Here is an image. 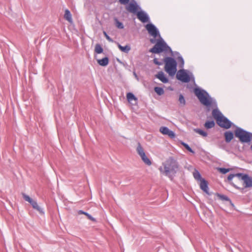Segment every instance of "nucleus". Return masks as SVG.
I'll use <instances>...</instances> for the list:
<instances>
[{
  "instance_id": "obj_1",
  "label": "nucleus",
  "mask_w": 252,
  "mask_h": 252,
  "mask_svg": "<svg viewBox=\"0 0 252 252\" xmlns=\"http://www.w3.org/2000/svg\"><path fill=\"white\" fill-rule=\"evenodd\" d=\"M163 165L164 173L172 180L178 170V162L173 157H170L163 163Z\"/></svg>"
},
{
  "instance_id": "obj_2",
  "label": "nucleus",
  "mask_w": 252,
  "mask_h": 252,
  "mask_svg": "<svg viewBox=\"0 0 252 252\" xmlns=\"http://www.w3.org/2000/svg\"><path fill=\"white\" fill-rule=\"evenodd\" d=\"M194 93L200 102L204 106H210L213 103V98L205 90L199 88H195L194 89Z\"/></svg>"
},
{
  "instance_id": "obj_3",
  "label": "nucleus",
  "mask_w": 252,
  "mask_h": 252,
  "mask_svg": "<svg viewBox=\"0 0 252 252\" xmlns=\"http://www.w3.org/2000/svg\"><path fill=\"white\" fill-rule=\"evenodd\" d=\"M149 52L155 54H159L163 52L171 53L173 52L171 48L166 44L161 36H160L159 39H158L154 46L150 49Z\"/></svg>"
},
{
  "instance_id": "obj_4",
  "label": "nucleus",
  "mask_w": 252,
  "mask_h": 252,
  "mask_svg": "<svg viewBox=\"0 0 252 252\" xmlns=\"http://www.w3.org/2000/svg\"><path fill=\"white\" fill-rule=\"evenodd\" d=\"M234 135L241 143H249L252 140V133L241 127H236L234 130Z\"/></svg>"
},
{
  "instance_id": "obj_5",
  "label": "nucleus",
  "mask_w": 252,
  "mask_h": 252,
  "mask_svg": "<svg viewBox=\"0 0 252 252\" xmlns=\"http://www.w3.org/2000/svg\"><path fill=\"white\" fill-rule=\"evenodd\" d=\"M165 63V70L170 75H175L177 71V62L172 58L167 57L164 59Z\"/></svg>"
},
{
  "instance_id": "obj_6",
  "label": "nucleus",
  "mask_w": 252,
  "mask_h": 252,
  "mask_svg": "<svg viewBox=\"0 0 252 252\" xmlns=\"http://www.w3.org/2000/svg\"><path fill=\"white\" fill-rule=\"evenodd\" d=\"M237 177L239 180L243 181L245 188L252 187V177L249 175L241 173H237Z\"/></svg>"
},
{
  "instance_id": "obj_7",
  "label": "nucleus",
  "mask_w": 252,
  "mask_h": 252,
  "mask_svg": "<svg viewBox=\"0 0 252 252\" xmlns=\"http://www.w3.org/2000/svg\"><path fill=\"white\" fill-rule=\"evenodd\" d=\"M136 151L145 164L149 166L152 164L151 160L146 156L143 148L139 143L137 147Z\"/></svg>"
},
{
  "instance_id": "obj_8",
  "label": "nucleus",
  "mask_w": 252,
  "mask_h": 252,
  "mask_svg": "<svg viewBox=\"0 0 252 252\" xmlns=\"http://www.w3.org/2000/svg\"><path fill=\"white\" fill-rule=\"evenodd\" d=\"M176 78L178 80L184 83H188L190 80L189 75L184 69H180L178 71L176 74Z\"/></svg>"
},
{
  "instance_id": "obj_9",
  "label": "nucleus",
  "mask_w": 252,
  "mask_h": 252,
  "mask_svg": "<svg viewBox=\"0 0 252 252\" xmlns=\"http://www.w3.org/2000/svg\"><path fill=\"white\" fill-rule=\"evenodd\" d=\"M217 124L221 127L228 129L231 127L233 123L223 115L220 119V121L217 122Z\"/></svg>"
},
{
  "instance_id": "obj_10",
  "label": "nucleus",
  "mask_w": 252,
  "mask_h": 252,
  "mask_svg": "<svg viewBox=\"0 0 252 252\" xmlns=\"http://www.w3.org/2000/svg\"><path fill=\"white\" fill-rule=\"evenodd\" d=\"M146 29L148 31V33L154 37L159 36L160 37L159 32L156 27L153 24H148L146 26Z\"/></svg>"
},
{
  "instance_id": "obj_11",
  "label": "nucleus",
  "mask_w": 252,
  "mask_h": 252,
  "mask_svg": "<svg viewBox=\"0 0 252 252\" xmlns=\"http://www.w3.org/2000/svg\"><path fill=\"white\" fill-rule=\"evenodd\" d=\"M126 9L127 11L130 13L137 14L138 9H140V7L137 4L136 1H133L130 2L128 5L126 6Z\"/></svg>"
},
{
  "instance_id": "obj_12",
  "label": "nucleus",
  "mask_w": 252,
  "mask_h": 252,
  "mask_svg": "<svg viewBox=\"0 0 252 252\" xmlns=\"http://www.w3.org/2000/svg\"><path fill=\"white\" fill-rule=\"evenodd\" d=\"M137 18L142 23L149 22L150 18L148 14L144 11L141 10L138 11L136 14Z\"/></svg>"
},
{
  "instance_id": "obj_13",
  "label": "nucleus",
  "mask_w": 252,
  "mask_h": 252,
  "mask_svg": "<svg viewBox=\"0 0 252 252\" xmlns=\"http://www.w3.org/2000/svg\"><path fill=\"white\" fill-rule=\"evenodd\" d=\"M159 131L164 135H168L171 138L175 137V134L174 132L169 129L167 127L161 126L159 129Z\"/></svg>"
},
{
  "instance_id": "obj_14",
  "label": "nucleus",
  "mask_w": 252,
  "mask_h": 252,
  "mask_svg": "<svg viewBox=\"0 0 252 252\" xmlns=\"http://www.w3.org/2000/svg\"><path fill=\"white\" fill-rule=\"evenodd\" d=\"M200 189L205 192L206 194L209 195H211V193L209 192V188L208 186V182L204 179H202L200 181Z\"/></svg>"
},
{
  "instance_id": "obj_15",
  "label": "nucleus",
  "mask_w": 252,
  "mask_h": 252,
  "mask_svg": "<svg viewBox=\"0 0 252 252\" xmlns=\"http://www.w3.org/2000/svg\"><path fill=\"white\" fill-rule=\"evenodd\" d=\"M156 77L158 78L163 83H167L168 82L169 80L167 77L165 76L162 71H159L158 74L155 75Z\"/></svg>"
},
{
  "instance_id": "obj_16",
  "label": "nucleus",
  "mask_w": 252,
  "mask_h": 252,
  "mask_svg": "<svg viewBox=\"0 0 252 252\" xmlns=\"http://www.w3.org/2000/svg\"><path fill=\"white\" fill-rule=\"evenodd\" d=\"M212 116L216 120L217 122L218 121H220V119L221 118L222 116H223V115L218 108H216L214 109L212 111Z\"/></svg>"
},
{
  "instance_id": "obj_17",
  "label": "nucleus",
  "mask_w": 252,
  "mask_h": 252,
  "mask_svg": "<svg viewBox=\"0 0 252 252\" xmlns=\"http://www.w3.org/2000/svg\"><path fill=\"white\" fill-rule=\"evenodd\" d=\"M224 136L226 143H229L234 138V134L231 131H225L224 133Z\"/></svg>"
},
{
  "instance_id": "obj_18",
  "label": "nucleus",
  "mask_w": 252,
  "mask_h": 252,
  "mask_svg": "<svg viewBox=\"0 0 252 252\" xmlns=\"http://www.w3.org/2000/svg\"><path fill=\"white\" fill-rule=\"evenodd\" d=\"M30 204L32 206V208L37 211L40 214L42 215L44 214L43 209L38 206L36 201L32 200Z\"/></svg>"
},
{
  "instance_id": "obj_19",
  "label": "nucleus",
  "mask_w": 252,
  "mask_h": 252,
  "mask_svg": "<svg viewBox=\"0 0 252 252\" xmlns=\"http://www.w3.org/2000/svg\"><path fill=\"white\" fill-rule=\"evenodd\" d=\"M97 61L100 65L105 66L107 65L109 63V58L107 57H105L102 59L97 60Z\"/></svg>"
},
{
  "instance_id": "obj_20",
  "label": "nucleus",
  "mask_w": 252,
  "mask_h": 252,
  "mask_svg": "<svg viewBox=\"0 0 252 252\" xmlns=\"http://www.w3.org/2000/svg\"><path fill=\"white\" fill-rule=\"evenodd\" d=\"M217 196L219 197V199H220V200L228 201L229 202L230 204L232 206H233V207L234 206L233 203L232 202L231 200L228 196H227L225 195H223V194H220V193H217Z\"/></svg>"
},
{
  "instance_id": "obj_21",
  "label": "nucleus",
  "mask_w": 252,
  "mask_h": 252,
  "mask_svg": "<svg viewBox=\"0 0 252 252\" xmlns=\"http://www.w3.org/2000/svg\"><path fill=\"white\" fill-rule=\"evenodd\" d=\"M78 215H85V216H87V217L88 218V219H89L90 220L94 221V222H95L96 220V219L94 218H93L91 215H90L89 213H88L87 212H84V211L83 210H79L78 211Z\"/></svg>"
},
{
  "instance_id": "obj_22",
  "label": "nucleus",
  "mask_w": 252,
  "mask_h": 252,
  "mask_svg": "<svg viewBox=\"0 0 252 252\" xmlns=\"http://www.w3.org/2000/svg\"><path fill=\"white\" fill-rule=\"evenodd\" d=\"M64 18L65 20H66L69 23H72V15H71V14L70 11L68 9H66L65 10Z\"/></svg>"
},
{
  "instance_id": "obj_23",
  "label": "nucleus",
  "mask_w": 252,
  "mask_h": 252,
  "mask_svg": "<svg viewBox=\"0 0 252 252\" xmlns=\"http://www.w3.org/2000/svg\"><path fill=\"white\" fill-rule=\"evenodd\" d=\"M118 46L119 49L125 53H127L129 52V51L130 50V46L126 45L125 46H123L121 45H120L119 43H118Z\"/></svg>"
},
{
  "instance_id": "obj_24",
  "label": "nucleus",
  "mask_w": 252,
  "mask_h": 252,
  "mask_svg": "<svg viewBox=\"0 0 252 252\" xmlns=\"http://www.w3.org/2000/svg\"><path fill=\"white\" fill-rule=\"evenodd\" d=\"M234 177H237V173L230 174L227 177V180L229 183L231 185H232L234 188H235L236 189H240L239 187H238L236 185H235L234 183L232 182V180Z\"/></svg>"
},
{
  "instance_id": "obj_25",
  "label": "nucleus",
  "mask_w": 252,
  "mask_h": 252,
  "mask_svg": "<svg viewBox=\"0 0 252 252\" xmlns=\"http://www.w3.org/2000/svg\"><path fill=\"white\" fill-rule=\"evenodd\" d=\"M178 101L180 102V106L183 107L186 105V101L184 95L182 94H180L179 96Z\"/></svg>"
},
{
  "instance_id": "obj_26",
  "label": "nucleus",
  "mask_w": 252,
  "mask_h": 252,
  "mask_svg": "<svg viewBox=\"0 0 252 252\" xmlns=\"http://www.w3.org/2000/svg\"><path fill=\"white\" fill-rule=\"evenodd\" d=\"M126 97L128 101L131 102L132 100H137V98L132 93H128L126 94Z\"/></svg>"
},
{
  "instance_id": "obj_27",
  "label": "nucleus",
  "mask_w": 252,
  "mask_h": 252,
  "mask_svg": "<svg viewBox=\"0 0 252 252\" xmlns=\"http://www.w3.org/2000/svg\"><path fill=\"white\" fill-rule=\"evenodd\" d=\"M103 49L99 44H96L94 48V52L96 54H101L103 52Z\"/></svg>"
},
{
  "instance_id": "obj_28",
  "label": "nucleus",
  "mask_w": 252,
  "mask_h": 252,
  "mask_svg": "<svg viewBox=\"0 0 252 252\" xmlns=\"http://www.w3.org/2000/svg\"><path fill=\"white\" fill-rule=\"evenodd\" d=\"M215 125V123L214 121H207L205 123L204 126L206 128H211L213 127Z\"/></svg>"
},
{
  "instance_id": "obj_29",
  "label": "nucleus",
  "mask_w": 252,
  "mask_h": 252,
  "mask_svg": "<svg viewBox=\"0 0 252 252\" xmlns=\"http://www.w3.org/2000/svg\"><path fill=\"white\" fill-rule=\"evenodd\" d=\"M154 91L159 95H161L164 93L163 89L161 87H156L154 88Z\"/></svg>"
},
{
  "instance_id": "obj_30",
  "label": "nucleus",
  "mask_w": 252,
  "mask_h": 252,
  "mask_svg": "<svg viewBox=\"0 0 252 252\" xmlns=\"http://www.w3.org/2000/svg\"><path fill=\"white\" fill-rule=\"evenodd\" d=\"M194 131L203 137H206L208 135L207 132L201 129L194 128Z\"/></svg>"
},
{
  "instance_id": "obj_31",
  "label": "nucleus",
  "mask_w": 252,
  "mask_h": 252,
  "mask_svg": "<svg viewBox=\"0 0 252 252\" xmlns=\"http://www.w3.org/2000/svg\"><path fill=\"white\" fill-rule=\"evenodd\" d=\"M193 177L196 180L201 181L203 178H201V176L200 173L196 170H195L193 173Z\"/></svg>"
},
{
  "instance_id": "obj_32",
  "label": "nucleus",
  "mask_w": 252,
  "mask_h": 252,
  "mask_svg": "<svg viewBox=\"0 0 252 252\" xmlns=\"http://www.w3.org/2000/svg\"><path fill=\"white\" fill-rule=\"evenodd\" d=\"M181 144L188 151L192 153V154L195 153L194 151L192 150V149L189 146V145L188 144L184 142H182Z\"/></svg>"
},
{
  "instance_id": "obj_33",
  "label": "nucleus",
  "mask_w": 252,
  "mask_h": 252,
  "mask_svg": "<svg viewBox=\"0 0 252 252\" xmlns=\"http://www.w3.org/2000/svg\"><path fill=\"white\" fill-rule=\"evenodd\" d=\"M178 61L179 63V67L183 68L184 65V60L182 56H178L177 58Z\"/></svg>"
},
{
  "instance_id": "obj_34",
  "label": "nucleus",
  "mask_w": 252,
  "mask_h": 252,
  "mask_svg": "<svg viewBox=\"0 0 252 252\" xmlns=\"http://www.w3.org/2000/svg\"><path fill=\"white\" fill-rule=\"evenodd\" d=\"M116 26V27L120 29H124V27L123 24L120 22L117 19H115Z\"/></svg>"
},
{
  "instance_id": "obj_35",
  "label": "nucleus",
  "mask_w": 252,
  "mask_h": 252,
  "mask_svg": "<svg viewBox=\"0 0 252 252\" xmlns=\"http://www.w3.org/2000/svg\"><path fill=\"white\" fill-rule=\"evenodd\" d=\"M218 170L222 174H226V173L228 172L230 170V168H219Z\"/></svg>"
},
{
  "instance_id": "obj_36",
  "label": "nucleus",
  "mask_w": 252,
  "mask_h": 252,
  "mask_svg": "<svg viewBox=\"0 0 252 252\" xmlns=\"http://www.w3.org/2000/svg\"><path fill=\"white\" fill-rule=\"evenodd\" d=\"M23 197L24 198V199L28 201V202H29L30 203L32 201V200H33L32 198H31L29 195H26V194L25 193H23Z\"/></svg>"
},
{
  "instance_id": "obj_37",
  "label": "nucleus",
  "mask_w": 252,
  "mask_h": 252,
  "mask_svg": "<svg viewBox=\"0 0 252 252\" xmlns=\"http://www.w3.org/2000/svg\"><path fill=\"white\" fill-rule=\"evenodd\" d=\"M103 34L105 35L106 38L110 42H113V39L107 34L105 32H103Z\"/></svg>"
},
{
  "instance_id": "obj_38",
  "label": "nucleus",
  "mask_w": 252,
  "mask_h": 252,
  "mask_svg": "<svg viewBox=\"0 0 252 252\" xmlns=\"http://www.w3.org/2000/svg\"><path fill=\"white\" fill-rule=\"evenodd\" d=\"M153 63L156 64V65H160L162 64V62H159L158 60V59L157 58H155L154 60H153Z\"/></svg>"
},
{
  "instance_id": "obj_39",
  "label": "nucleus",
  "mask_w": 252,
  "mask_h": 252,
  "mask_svg": "<svg viewBox=\"0 0 252 252\" xmlns=\"http://www.w3.org/2000/svg\"><path fill=\"white\" fill-rule=\"evenodd\" d=\"M130 0H119V2L124 5H126L128 3Z\"/></svg>"
},
{
  "instance_id": "obj_40",
  "label": "nucleus",
  "mask_w": 252,
  "mask_h": 252,
  "mask_svg": "<svg viewBox=\"0 0 252 252\" xmlns=\"http://www.w3.org/2000/svg\"><path fill=\"white\" fill-rule=\"evenodd\" d=\"M150 41L151 43H153L155 42V40L153 39H151Z\"/></svg>"
},
{
  "instance_id": "obj_41",
  "label": "nucleus",
  "mask_w": 252,
  "mask_h": 252,
  "mask_svg": "<svg viewBox=\"0 0 252 252\" xmlns=\"http://www.w3.org/2000/svg\"><path fill=\"white\" fill-rule=\"evenodd\" d=\"M250 149L252 151V145L250 147Z\"/></svg>"
}]
</instances>
